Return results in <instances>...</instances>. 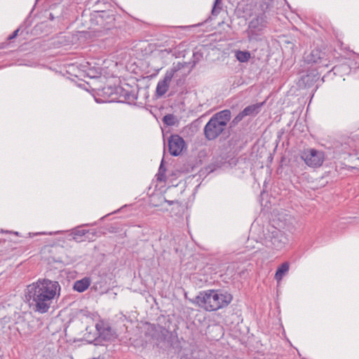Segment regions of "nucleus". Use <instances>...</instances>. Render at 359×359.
Masks as SVG:
<instances>
[{
    "label": "nucleus",
    "instance_id": "obj_1",
    "mask_svg": "<svg viewBox=\"0 0 359 359\" xmlns=\"http://www.w3.org/2000/svg\"><path fill=\"white\" fill-rule=\"evenodd\" d=\"M60 289L57 281L39 278L27 286L25 298L34 312L46 313L60 297Z\"/></svg>",
    "mask_w": 359,
    "mask_h": 359
},
{
    "label": "nucleus",
    "instance_id": "obj_2",
    "mask_svg": "<svg viewBox=\"0 0 359 359\" xmlns=\"http://www.w3.org/2000/svg\"><path fill=\"white\" fill-rule=\"evenodd\" d=\"M233 297L228 292L221 290L201 291L193 302L208 311H215L226 307L232 301Z\"/></svg>",
    "mask_w": 359,
    "mask_h": 359
},
{
    "label": "nucleus",
    "instance_id": "obj_3",
    "mask_svg": "<svg viewBox=\"0 0 359 359\" xmlns=\"http://www.w3.org/2000/svg\"><path fill=\"white\" fill-rule=\"evenodd\" d=\"M231 119V111L224 109L215 114L204 127L203 133L208 140L217 138L226 128Z\"/></svg>",
    "mask_w": 359,
    "mask_h": 359
},
{
    "label": "nucleus",
    "instance_id": "obj_4",
    "mask_svg": "<svg viewBox=\"0 0 359 359\" xmlns=\"http://www.w3.org/2000/svg\"><path fill=\"white\" fill-rule=\"evenodd\" d=\"M287 242V238L284 233L274 226H271L265 236L264 244L269 248L276 250H282L285 248Z\"/></svg>",
    "mask_w": 359,
    "mask_h": 359
},
{
    "label": "nucleus",
    "instance_id": "obj_5",
    "mask_svg": "<svg viewBox=\"0 0 359 359\" xmlns=\"http://www.w3.org/2000/svg\"><path fill=\"white\" fill-rule=\"evenodd\" d=\"M301 158L308 166L318 168L321 166L324 161V154L322 151L315 149H306L302 152Z\"/></svg>",
    "mask_w": 359,
    "mask_h": 359
},
{
    "label": "nucleus",
    "instance_id": "obj_6",
    "mask_svg": "<svg viewBox=\"0 0 359 359\" xmlns=\"http://www.w3.org/2000/svg\"><path fill=\"white\" fill-rule=\"evenodd\" d=\"M182 67L183 65L180 62H178L176 65H174L172 68L166 71L163 79L160 80L157 83L156 92L158 96L161 97L166 93L175 74Z\"/></svg>",
    "mask_w": 359,
    "mask_h": 359
},
{
    "label": "nucleus",
    "instance_id": "obj_7",
    "mask_svg": "<svg viewBox=\"0 0 359 359\" xmlns=\"http://www.w3.org/2000/svg\"><path fill=\"white\" fill-rule=\"evenodd\" d=\"M184 146V140L178 135H172L168 138V151L172 156H179L182 153Z\"/></svg>",
    "mask_w": 359,
    "mask_h": 359
},
{
    "label": "nucleus",
    "instance_id": "obj_8",
    "mask_svg": "<svg viewBox=\"0 0 359 359\" xmlns=\"http://www.w3.org/2000/svg\"><path fill=\"white\" fill-rule=\"evenodd\" d=\"M267 21L264 14H259L253 18L248 25V30L252 34L257 35L266 27Z\"/></svg>",
    "mask_w": 359,
    "mask_h": 359
},
{
    "label": "nucleus",
    "instance_id": "obj_9",
    "mask_svg": "<svg viewBox=\"0 0 359 359\" xmlns=\"http://www.w3.org/2000/svg\"><path fill=\"white\" fill-rule=\"evenodd\" d=\"M149 332L151 337L159 342L165 341L169 334L168 329L160 325L155 324L149 326Z\"/></svg>",
    "mask_w": 359,
    "mask_h": 359
},
{
    "label": "nucleus",
    "instance_id": "obj_10",
    "mask_svg": "<svg viewBox=\"0 0 359 359\" xmlns=\"http://www.w3.org/2000/svg\"><path fill=\"white\" fill-rule=\"evenodd\" d=\"M95 327L99 333V337L105 341H111L116 337V332L108 325L97 323Z\"/></svg>",
    "mask_w": 359,
    "mask_h": 359
},
{
    "label": "nucleus",
    "instance_id": "obj_11",
    "mask_svg": "<svg viewBox=\"0 0 359 359\" xmlns=\"http://www.w3.org/2000/svg\"><path fill=\"white\" fill-rule=\"evenodd\" d=\"M325 53L318 49H313L305 57V61L309 64H319L323 59Z\"/></svg>",
    "mask_w": 359,
    "mask_h": 359
},
{
    "label": "nucleus",
    "instance_id": "obj_12",
    "mask_svg": "<svg viewBox=\"0 0 359 359\" xmlns=\"http://www.w3.org/2000/svg\"><path fill=\"white\" fill-rule=\"evenodd\" d=\"M90 280L88 278H84L81 280H76L74 284V290L79 292H84L90 285Z\"/></svg>",
    "mask_w": 359,
    "mask_h": 359
},
{
    "label": "nucleus",
    "instance_id": "obj_13",
    "mask_svg": "<svg viewBox=\"0 0 359 359\" xmlns=\"http://www.w3.org/2000/svg\"><path fill=\"white\" fill-rule=\"evenodd\" d=\"M289 264L287 262L283 263L277 269L275 278L277 281H280L282 280L283 277L289 270Z\"/></svg>",
    "mask_w": 359,
    "mask_h": 359
},
{
    "label": "nucleus",
    "instance_id": "obj_14",
    "mask_svg": "<svg viewBox=\"0 0 359 359\" xmlns=\"http://www.w3.org/2000/svg\"><path fill=\"white\" fill-rule=\"evenodd\" d=\"M262 104H255L246 107L243 110V114L247 116H253L259 113Z\"/></svg>",
    "mask_w": 359,
    "mask_h": 359
},
{
    "label": "nucleus",
    "instance_id": "obj_15",
    "mask_svg": "<svg viewBox=\"0 0 359 359\" xmlns=\"http://www.w3.org/2000/svg\"><path fill=\"white\" fill-rule=\"evenodd\" d=\"M116 91L117 92H119V91L123 92V94L122 96H123L124 100H122V102H126L128 103H131V102H135V100L137 99V97L135 95V93H133L132 92L126 91L121 88H117Z\"/></svg>",
    "mask_w": 359,
    "mask_h": 359
},
{
    "label": "nucleus",
    "instance_id": "obj_16",
    "mask_svg": "<svg viewBox=\"0 0 359 359\" xmlns=\"http://www.w3.org/2000/svg\"><path fill=\"white\" fill-rule=\"evenodd\" d=\"M236 57L241 62H246L250 58V53L248 51L238 50L236 53Z\"/></svg>",
    "mask_w": 359,
    "mask_h": 359
},
{
    "label": "nucleus",
    "instance_id": "obj_17",
    "mask_svg": "<svg viewBox=\"0 0 359 359\" xmlns=\"http://www.w3.org/2000/svg\"><path fill=\"white\" fill-rule=\"evenodd\" d=\"M163 122L167 126H172L175 125L177 118L174 114H168L163 116Z\"/></svg>",
    "mask_w": 359,
    "mask_h": 359
},
{
    "label": "nucleus",
    "instance_id": "obj_18",
    "mask_svg": "<svg viewBox=\"0 0 359 359\" xmlns=\"http://www.w3.org/2000/svg\"><path fill=\"white\" fill-rule=\"evenodd\" d=\"M164 160L162 159L159 169L158 172L157 174V180L159 181H165L166 177H165V171L166 169L165 166L163 165Z\"/></svg>",
    "mask_w": 359,
    "mask_h": 359
},
{
    "label": "nucleus",
    "instance_id": "obj_19",
    "mask_svg": "<svg viewBox=\"0 0 359 359\" xmlns=\"http://www.w3.org/2000/svg\"><path fill=\"white\" fill-rule=\"evenodd\" d=\"M88 74L91 78H98L102 74V69L100 67L90 69Z\"/></svg>",
    "mask_w": 359,
    "mask_h": 359
},
{
    "label": "nucleus",
    "instance_id": "obj_20",
    "mask_svg": "<svg viewBox=\"0 0 359 359\" xmlns=\"http://www.w3.org/2000/svg\"><path fill=\"white\" fill-rule=\"evenodd\" d=\"M72 233L74 236V238H76V237H81L83 236H85L87 233H90V231L85 230V229H74Z\"/></svg>",
    "mask_w": 359,
    "mask_h": 359
},
{
    "label": "nucleus",
    "instance_id": "obj_21",
    "mask_svg": "<svg viewBox=\"0 0 359 359\" xmlns=\"http://www.w3.org/2000/svg\"><path fill=\"white\" fill-rule=\"evenodd\" d=\"M222 4V0H215L214 3L213 8L212 9V14L214 15H217L221 11V8L219 7V5Z\"/></svg>",
    "mask_w": 359,
    "mask_h": 359
},
{
    "label": "nucleus",
    "instance_id": "obj_22",
    "mask_svg": "<svg viewBox=\"0 0 359 359\" xmlns=\"http://www.w3.org/2000/svg\"><path fill=\"white\" fill-rule=\"evenodd\" d=\"M246 116L243 114V111H241L232 121V123L233 125L238 124L240 121L243 120V118Z\"/></svg>",
    "mask_w": 359,
    "mask_h": 359
},
{
    "label": "nucleus",
    "instance_id": "obj_23",
    "mask_svg": "<svg viewBox=\"0 0 359 359\" xmlns=\"http://www.w3.org/2000/svg\"><path fill=\"white\" fill-rule=\"evenodd\" d=\"M351 161L356 166L359 167V153L351 155Z\"/></svg>",
    "mask_w": 359,
    "mask_h": 359
},
{
    "label": "nucleus",
    "instance_id": "obj_24",
    "mask_svg": "<svg viewBox=\"0 0 359 359\" xmlns=\"http://www.w3.org/2000/svg\"><path fill=\"white\" fill-rule=\"evenodd\" d=\"M19 30H20L19 29H17L16 30H15V31L13 32V34H11V35L8 36V40H12V39H15V38L18 36V32H19Z\"/></svg>",
    "mask_w": 359,
    "mask_h": 359
},
{
    "label": "nucleus",
    "instance_id": "obj_25",
    "mask_svg": "<svg viewBox=\"0 0 359 359\" xmlns=\"http://www.w3.org/2000/svg\"><path fill=\"white\" fill-rule=\"evenodd\" d=\"M165 202L166 203H168L169 205H173V204H179V201H169V200H167V199H165Z\"/></svg>",
    "mask_w": 359,
    "mask_h": 359
}]
</instances>
